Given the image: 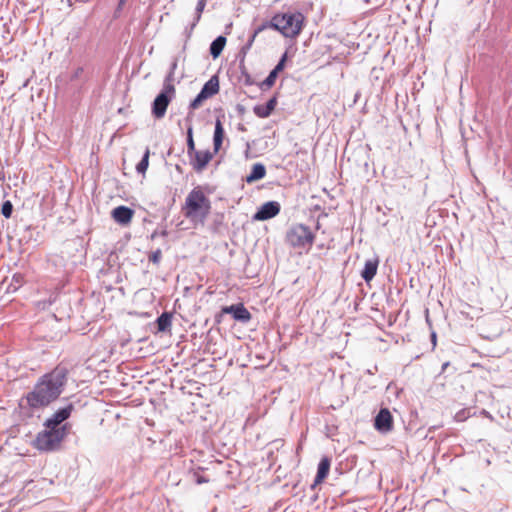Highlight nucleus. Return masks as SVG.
Segmentation results:
<instances>
[{"label":"nucleus","mask_w":512,"mask_h":512,"mask_svg":"<svg viewBox=\"0 0 512 512\" xmlns=\"http://www.w3.org/2000/svg\"><path fill=\"white\" fill-rule=\"evenodd\" d=\"M267 108L271 111V113L275 110L277 105V98L272 97L266 104Z\"/></svg>","instance_id":"obj_28"},{"label":"nucleus","mask_w":512,"mask_h":512,"mask_svg":"<svg viewBox=\"0 0 512 512\" xmlns=\"http://www.w3.org/2000/svg\"><path fill=\"white\" fill-rule=\"evenodd\" d=\"M224 129L222 122L217 119L215 122V130L213 135V151L214 153H218L222 147L223 139H224Z\"/></svg>","instance_id":"obj_16"},{"label":"nucleus","mask_w":512,"mask_h":512,"mask_svg":"<svg viewBox=\"0 0 512 512\" xmlns=\"http://www.w3.org/2000/svg\"><path fill=\"white\" fill-rule=\"evenodd\" d=\"M253 112L259 118H267V117H269L272 114L271 111L267 108L266 105H256V106H254Z\"/></svg>","instance_id":"obj_23"},{"label":"nucleus","mask_w":512,"mask_h":512,"mask_svg":"<svg viewBox=\"0 0 512 512\" xmlns=\"http://www.w3.org/2000/svg\"><path fill=\"white\" fill-rule=\"evenodd\" d=\"M85 77V69L84 67H77L73 70V72L71 73V76H70V80L71 81H77V80H80V79H83Z\"/></svg>","instance_id":"obj_24"},{"label":"nucleus","mask_w":512,"mask_h":512,"mask_svg":"<svg viewBox=\"0 0 512 512\" xmlns=\"http://www.w3.org/2000/svg\"><path fill=\"white\" fill-rule=\"evenodd\" d=\"M149 156H150V150H149V148H147L143 155L142 160L136 166V170L138 173L144 175L145 172L147 171V168L149 166Z\"/></svg>","instance_id":"obj_21"},{"label":"nucleus","mask_w":512,"mask_h":512,"mask_svg":"<svg viewBox=\"0 0 512 512\" xmlns=\"http://www.w3.org/2000/svg\"><path fill=\"white\" fill-rule=\"evenodd\" d=\"M34 440V447L40 451H52L60 446V443L67 436L70 426L64 424L61 428L45 427Z\"/></svg>","instance_id":"obj_4"},{"label":"nucleus","mask_w":512,"mask_h":512,"mask_svg":"<svg viewBox=\"0 0 512 512\" xmlns=\"http://www.w3.org/2000/svg\"><path fill=\"white\" fill-rule=\"evenodd\" d=\"M280 204L276 201H269L264 203L258 211L254 214L253 220L265 221L277 216L280 212Z\"/></svg>","instance_id":"obj_9"},{"label":"nucleus","mask_w":512,"mask_h":512,"mask_svg":"<svg viewBox=\"0 0 512 512\" xmlns=\"http://www.w3.org/2000/svg\"><path fill=\"white\" fill-rule=\"evenodd\" d=\"M134 210L127 206H118L111 211L112 219L119 225H129L134 216Z\"/></svg>","instance_id":"obj_13"},{"label":"nucleus","mask_w":512,"mask_h":512,"mask_svg":"<svg viewBox=\"0 0 512 512\" xmlns=\"http://www.w3.org/2000/svg\"><path fill=\"white\" fill-rule=\"evenodd\" d=\"M68 370L58 365L52 371L42 375L36 382L32 391L20 401V408L28 416L43 410L56 401L62 394L67 383Z\"/></svg>","instance_id":"obj_1"},{"label":"nucleus","mask_w":512,"mask_h":512,"mask_svg":"<svg viewBox=\"0 0 512 512\" xmlns=\"http://www.w3.org/2000/svg\"><path fill=\"white\" fill-rule=\"evenodd\" d=\"M226 45V38L224 36L217 37L210 45V54L213 58H217L222 53Z\"/></svg>","instance_id":"obj_18"},{"label":"nucleus","mask_w":512,"mask_h":512,"mask_svg":"<svg viewBox=\"0 0 512 512\" xmlns=\"http://www.w3.org/2000/svg\"><path fill=\"white\" fill-rule=\"evenodd\" d=\"M378 265V258L369 259L365 262L361 276L366 282H369L374 278L377 273Z\"/></svg>","instance_id":"obj_15"},{"label":"nucleus","mask_w":512,"mask_h":512,"mask_svg":"<svg viewBox=\"0 0 512 512\" xmlns=\"http://www.w3.org/2000/svg\"><path fill=\"white\" fill-rule=\"evenodd\" d=\"M374 427L381 433H388L393 429V417L389 409L382 408L375 417Z\"/></svg>","instance_id":"obj_10"},{"label":"nucleus","mask_w":512,"mask_h":512,"mask_svg":"<svg viewBox=\"0 0 512 512\" xmlns=\"http://www.w3.org/2000/svg\"><path fill=\"white\" fill-rule=\"evenodd\" d=\"M162 252L160 249H157L156 251L152 252L149 255V260L153 262L154 264H158L161 260Z\"/></svg>","instance_id":"obj_27"},{"label":"nucleus","mask_w":512,"mask_h":512,"mask_svg":"<svg viewBox=\"0 0 512 512\" xmlns=\"http://www.w3.org/2000/svg\"><path fill=\"white\" fill-rule=\"evenodd\" d=\"M156 323L158 331L165 332L171 327L172 315L168 312H164L157 318Z\"/></svg>","instance_id":"obj_19"},{"label":"nucleus","mask_w":512,"mask_h":512,"mask_svg":"<svg viewBox=\"0 0 512 512\" xmlns=\"http://www.w3.org/2000/svg\"><path fill=\"white\" fill-rule=\"evenodd\" d=\"M175 94V87L170 82L164 85L161 93L155 98L152 104V114L155 118L161 119L165 116L167 108Z\"/></svg>","instance_id":"obj_6"},{"label":"nucleus","mask_w":512,"mask_h":512,"mask_svg":"<svg viewBox=\"0 0 512 512\" xmlns=\"http://www.w3.org/2000/svg\"><path fill=\"white\" fill-rule=\"evenodd\" d=\"M221 312L223 314H231L235 320L241 321L243 323L249 322L252 317L251 313L242 303L224 306L222 307Z\"/></svg>","instance_id":"obj_11"},{"label":"nucleus","mask_w":512,"mask_h":512,"mask_svg":"<svg viewBox=\"0 0 512 512\" xmlns=\"http://www.w3.org/2000/svg\"><path fill=\"white\" fill-rule=\"evenodd\" d=\"M215 154L210 150H197L188 156L189 164L195 172L201 173L207 168Z\"/></svg>","instance_id":"obj_8"},{"label":"nucleus","mask_w":512,"mask_h":512,"mask_svg":"<svg viewBox=\"0 0 512 512\" xmlns=\"http://www.w3.org/2000/svg\"><path fill=\"white\" fill-rule=\"evenodd\" d=\"M13 211V205L10 201H5L2 205L1 213L5 218H10Z\"/></svg>","instance_id":"obj_25"},{"label":"nucleus","mask_w":512,"mask_h":512,"mask_svg":"<svg viewBox=\"0 0 512 512\" xmlns=\"http://www.w3.org/2000/svg\"><path fill=\"white\" fill-rule=\"evenodd\" d=\"M279 72L273 69L267 78L260 84L261 89H269L274 86L276 79L278 77Z\"/></svg>","instance_id":"obj_20"},{"label":"nucleus","mask_w":512,"mask_h":512,"mask_svg":"<svg viewBox=\"0 0 512 512\" xmlns=\"http://www.w3.org/2000/svg\"><path fill=\"white\" fill-rule=\"evenodd\" d=\"M266 176V168L262 163H256L252 166L251 172L246 176V182L251 184Z\"/></svg>","instance_id":"obj_17"},{"label":"nucleus","mask_w":512,"mask_h":512,"mask_svg":"<svg viewBox=\"0 0 512 512\" xmlns=\"http://www.w3.org/2000/svg\"><path fill=\"white\" fill-rule=\"evenodd\" d=\"M287 58H288V54H287V52H285L282 55L280 61L278 62V64L275 66L274 69L276 71H278L279 73L282 72L285 69Z\"/></svg>","instance_id":"obj_26"},{"label":"nucleus","mask_w":512,"mask_h":512,"mask_svg":"<svg viewBox=\"0 0 512 512\" xmlns=\"http://www.w3.org/2000/svg\"><path fill=\"white\" fill-rule=\"evenodd\" d=\"M219 92V78L217 75L212 76L202 87L200 93L190 103V108L196 110L202 106L203 102Z\"/></svg>","instance_id":"obj_7"},{"label":"nucleus","mask_w":512,"mask_h":512,"mask_svg":"<svg viewBox=\"0 0 512 512\" xmlns=\"http://www.w3.org/2000/svg\"><path fill=\"white\" fill-rule=\"evenodd\" d=\"M202 482H204V479H199L198 480V483H202Z\"/></svg>","instance_id":"obj_32"},{"label":"nucleus","mask_w":512,"mask_h":512,"mask_svg":"<svg viewBox=\"0 0 512 512\" xmlns=\"http://www.w3.org/2000/svg\"><path fill=\"white\" fill-rule=\"evenodd\" d=\"M205 3L204 1H199L197 4V11H198V19L200 18V14L202 13L204 9Z\"/></svg>","instance_id":"obj_29"},{"label":"nucleus","mask_w":512,"mask_h":512,"mask_svg":"<svg viewBox=\"0 0 512 512\" xmlns=\"http://www.w3.org/2000/svg\"><path fill=\"white\" fill-rule=\"evenodd\" d=\"M304 24L305 16L301 12L276 13L269 22L262 24L254 31L249 45L254 42L260 32L267 28L279 32L285 38L295 39L301 34Z\"/></svg>","instance_id":"obj_2"},{"label":"nucleus","mask_w":512,"mask_h":512,"mask_svg":"<svg viewBox=\"0 0 512 512\" xmlns=\"http://www.w3.org/2000/svg\"><path fill=\"white\" fill-rule=\"evenodd\" d=\"M432 341L435 343L436 342V335L435 334H432Z\"/></svg>","instance_id":"obj_31"},{"label":"nucleus","mask_w":512,"mask_h":512,"mask_svg":"<svg viewBox=\"0 0 512 512\" xmlns=\"http://www.w3.org/2000/svg\"><path fill=\"white\" fill-rule=\"evenodd\" d=\"M195 151H197V149L193 138V128L190 126L187 129V155L190 156Z\"/></svg>","instance_id":"obj_22"},{"label":"nucleus","mask_w":512,"mask_h":512,"mask_svg":"<svg viewBox=\"0 0 512 512\" xmlns=\"http://www.w3.org/2000/svg\"><path fill=\"white\" fill-rule=\"evenodd\" d=\"M13 280H14V281H16V282L20 285V284H21V282H22V275H20V274H15V275L13 276Z\"/></svg>","instance_id":"obj_30"},{"label":"nucleus","mask_w":512,"mask_h":512,"mask_svg":"<svg viewBox=\"0 0 512 512\" xmlns=\"http://www.w3.org/2000/svg\"><path fill=\"white\" fill-rule=\"evenodd\" d=\"M331 461L328 457H323L318 465L317 475L314 480V486L321 484L329 474Z\"/></svg>","instance_id":"obj_14"},{"label":"nucleus","mask_w":512,"mask_h":512,"mask_svg":"<svg viewBox=\"0 0 512 512\" xmlns=\"http://www.w3.org/2000/svg\"><path fill=\"white\" fill-rule=\"evenodd\" d=\"M212 205L203 186L194 187L186 196L181 212L193 223L203 224L211 213Z\"/></svg>","instance_id":"obj_3"},{"label":"nucleus","mask_w":512,"mask_h":512,"mask_svg":"<svg viewBox=\"0 0 512 512\" xmlns=\"http://www.w3.org/2000/svg\"><path fill=\"white\" fill-rule=\"evenodd\" d=\"M315 240V234L304 224L293 225L286 234V242L289 246L299 250V254L303 251L308 252Z\"/></svg>","instance_id":"obj_5"},{"label":"nucleus","mask_w":512,"mask_h":512,"mask_svg":"<svg viewBox=\"0 0 512 512\" xmlns=\"http://www.w3.org/2000/svg\"><path fill=\"white\" fill-rule=\"evenodd\" d=\"M73 411V405L69 404L68 406L57 410L50 418H48L44 426L45 427H55L61 428V423L67 420Z\"/></svg>","instance_id":"obj_12"}]
</instances>
